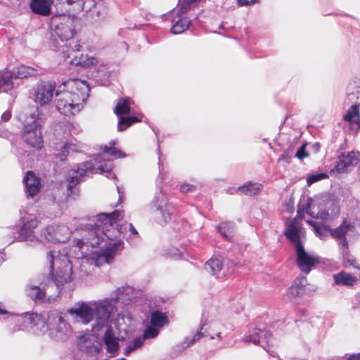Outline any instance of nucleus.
<instances>
[{"mask_svg": "<svg viewBox=\"0 0 360 360\" xmlns=\"http://www.w3.org/2000/svg\"><path fill=\"white\" fill-rule=\"evenodd\" d=\"M124 217L123 212L115 210L110 213H99L96 216L89 217L91 222L79 224V231L82 232L81 238H75V243L79 250L84 245L96 248L101 246L98 252L94 253L95 264L100 266L110 264L116 252L124 249V242L116 239L120 231L114 224Z\"/></svg>", "mask_w": 360, "mask_h": 360, "instance_id": "obj_1", "label": "nucleus"}, {"mask_svg": "<svg viewBox=\"0 0 360 360\" xmlns=\"http://www.w3.org/2000/svg\"><path fill=\"white\" fill-rule=\"evenodd\" d=\"M137 292L129 286L118 288L110 298L101 300L90 304L86 302L78 303L68 310L70 314H75L80 318L83 323L87 324L94 320L92 325V331L98 333L108 326L109 319L116 310L117 304L121 302L123 304H129L136 298Z\"/></svg>", "mask_w": 360, "mask_h": 360, "instance_id": "obj_2", "label": "nucleus"}, {"mask_svg": "<svg viewBox=\"0 0 360 360\" xmlns=\"http://www.w3.org/2000/svg\"><path fill=\"white\" fill-rule=\"evenodd\" d=\"M46 259L49 264L50 274L53 285H49L45 290L37 285H27L26 294L37 302H51L61 292L62 287L72 279V265L66 255L58 251L50 250Z\"/></svg>", "mask_w": 360, "mask_h": 360, "instance_id": "obj_3", "label": "nucleus"}, {"mask_svg": "<svg viewBox=\"0 0 360 360\" xmlns=\"http://www.w3.org/2000/svg\"><path fill=\"white\" fill-rule=\"evenodd\" d=\"M75 19L70 15H54L50 20L51 29L50 44L54 49H61V54L65 60L71 65L84 66L85 60L82 56L79 58L75 56L79 52L82 46L73 38L75 34Z\"/></svg>", "mask_w": 360, "mask_h": 360, "instance_id": "obj_4", "label": "nucleus"}, {"mask_svg": "<svg viewBox=\"0 0 360 360\" xmlns=\"http://www.w3.org/2000/svg\"><path fill=\"white\" fill-rule=\"evenodd\" d=\"M90 88L84 80L70 79L63 82L56 91V107L65 116L79 112L88 99Z\"/></svg>", "mask_w": 360, "mask_h": 360, "instance_id": "obj_5", "label": "nucleus"}, {"mask_svg": "<svg viewBox=\"0 0 360 360\" xmlns=\"http://www.w3.org/2000/svg\"><path fill=\"white\" fill-rule=\"evenodd\" d=\"M116 141H111L109 146L103 147V154H98L93 160H90L83 162L78 166L77 169H72L69 172L67 181L68 184V195H70L72 189L81 181L84 180V177L91 173H96L98 171L101 172H110L112 169V163L109 159H105V155H110L117 158H124L126 155L122 150L115 148Z\"/></svg>", "mask_w": 360, "mask_h": 360, "instance_id": "obj_6", "label": "nucleus"}, {"mask_svg": "<svg viewBox=\"0 0 360 360\" xmlns=\"http://www.w3.org/2000/svg\"><path fill=\"white\" fill-rule=\"evenodd\" d=\"M340 209L337 202L332 199L319 200L317 202L308 198L307 202L300 203L297 211L296 219H304L307 214L313 218L326 221L339 214Z\"/></svg>", "mask_w": 360, "mask_h": 360, "instance_id": "obj_7", "label": "nucleus"}, {"mask_svg": "<svg viewBox=\"0 0 360 360\" xmlns=\"http://www.w3.org/2000/svg\"><path fill=\"white\" fill-rule=\"evenodd\" d=\"M306 240V233L304 229L300 228L297 219H294V250L296 254V264L300 271L308 274L320 263V257L307 252L304 246Z\"/></svg>", "mask_w": 360, "mask_h": 360, "instance_id": "obj_8", "label": "nucleus"}, {"mask_svg": "<svg viewBox=\"0 0 360 360\" xmlns=\"http://www.w3.org/2000/svg\"><path fill=\"white\" fill-rule=\"evenodd\" d=\"M21 137L31 147L40 150L43 147L41 120L37 110L27 115L22 123Z\"/></svg>", "mask_w": 360, "mask_h": 360, "instance_id": "obj_9", "label": "nucleus"}, {"mask_svg": "<svg viewBox=\"0 0 360 360\" xmlns=\"http://www.w3.org/2000/svg\"><path fill=\"white\" fill-rule=\"evenodd\" d=\"M149 207L155 220L161 226L169 223L176 212L174 205L169 202L167 196L161 191L155 193Z\"/></svg>", "mask_w": 360, "mask_h": 360, "instance_id": "obj_10", "label": "nucleus"}, {"mask_svg": "<svg viewBox=\"0 0 360 360\" xmlns=\"http://www.w3.org/2000/svg\"><path fill=\"white\" fill-rule=\"evenodd\" d=\"M359 153L356 151L340 152L338 155L337 161L333 169L331 174H344L350 172L359 162Z\"/></svg>", "mask_w": 360, "mask_h": 360, "instance_id": "obj_11", "label": "nucleus"}, {"mask_svg": "<svg viewBox=\"0 0 360 360\" xmlns=\"http://www.w3.org/2000/svg\"><path fill=\"white\" fill-rule=\"evenodd\" d=\"M271 335V333L267 330L266 324L257 323L255 328L248 331L245 338V342L261 345L270 355L274 356V351H269L266 349V346L269 345Z\"/></svg>", "mask_w": 360, "mask_h": 360, "instance_id": "obj_12", "label": "nucleus"}, {"mask_svg": "<svg viewBox=\"0 0 360 360\" xmlns=\"http://www.w3.org/2000/svg\"><path fill=\"white\" fill-rule=\"evenodd\" d=\"M23 323L30 328L36 335L44 334L51 327V322L47 321L46 318L40 314L25 312L22 314ZM51 317L49 318L50 320Z\"/></svg>", "mask_w": 360, "mask_h": 360, "instance_id": "obj_13", "label": "nucleus"}, {"mask_svg": "<svg viewBox=\"0 0 360 360\" xmlns=\"http://www.w3.org/2000/svg\"><path fill=\"white\" fill-rule=\"evenodd\" d=\"M355 230L356 228L352 223L345 219L339 226L335 229H332L330 231L331 236L335 239L338 245L342 247V253L344 255H347L348 249L347 237L354 233Z\"/></svg>", "mask_w": 360, "mask_h": 360, "instance_id": "obj_14", "label": "nucleus"}, {"mask_svg": "<svg viewBox=\"0 0 360 360\" xmlns=\"http://www.w3.org/2000/svg\"><path fill=\"white\" fill-rule=\"evenodd\" d=\"M56 83L54 82H42L34 89L33 94L34 102L41 106L49 104L56 94Z\"/></svg>", "mask_w": 360, "mask_h": 360, "instance_id": "obj_15", "label": "nucleus"}, {"mask_svg": "<svg viewBox=\"0 0 360 360\" xmlns=\"http://www.w3.org/2000/svg\"><path fill=\"white\" fill-rule=\"evenodd\" d=\"M70 231L64 225H49L41 231V236L51 243H65L70 237Z\"/></svg>", "mask_w": 360, "mask_h": 360, "instance_id": "obj_16", "label": "nucleus"}, {"mask_svg": "<svg viewBox=\"0 0 360 360\" xmlns=\"http://www.w3.org/2000/svg\"><path fill=\"white\" fill-rule=\"evenodd\" d=\"M79 350L89 356L98 354L101 350V343L96 337L90 335H81L77 342Z\"/></svg>", "mask_w": 360, "mask_h": 360, "instance_id": "obj_17", "label": "nucleus"}, {"mask_svg": "<svg viewBox=\"0 0 360 360\" xmlns=\"http://www.w3.org/2000/svg\"><path fill=\"white\" fill-rule=\"evenodd\" d=\"M58 8L65 10H72L75 13H79L82 11H88L91 9L94 2H91L89 5H86V0H51Z\"/></svg>", "mask_w": 360, "mask_h": 360, "instance_id": "obj_18", "label": "nucleus"}, {"mask_svg": "<svg viewBox=\"0 0 360 360\" xmlns=\"http://www.w3.org/2000/svg\"><path fill=\"white\" fill-rule=\"evenodd\" d=\"M54 320L56 326L51 323V334L54 335L58 341H65L71 334L70 326L60 315H57Z\"/></svg>", "mask_w": 360, "mask_h": 360, "instance_id": "obj_19", "label": "nucleus"}, {"mask_svg": "<svg viewBox=\"0 0 360 360\" xmlns=\"http://www.w3.org/2000/svg\"><path fill=\"white\" fill-rule=\"evenodd\" d=\"M292 195L290 196L288 201L284 205L281 210V218L283 220L285 229L284 234L288 240L292 243Z\"/></svg>", "mask_w": 360, "mask_h": 360, "instance_id": "obj_20", "label": "nucleus"}, {"mask_svg": "<svg viewBox=\"0 0 360 360\" xmlns=\"http://www.w3.org/2000/svg\"><path fill=\"white\" fill-rule=\"evenodd\" d=\"M23 182L25 185L27 196L34 197L40 191V180L36 176L33 172L28 171L27 172L25 176L23 178Z\"/></svg>", "mask_w": 360, "mask_h": 360, "instance_id": "obj_21", "label": "nucleus"}, {"mask_svg": "<svg viewBox=\"0 0 360 360\" xmlns=\"http://www.w3.org/2000/svg\"><path fill=\"white\" fill-rule=\"evenodd\" d=\"M105 328V327L103 328ZM106 330L103 335V342L106 346V349L110 353L117 352L119 349V338L113 332L110 323L105 327Z\"/></svg>", "mask_w": 360, "mask_h": 360, "instance_id": "obj_22", "label": "nucleus"}, {"mask_svg": "<svg viewBox=\"0 0 360 360\" xmlns=\"http://www.w3.org/2000/svg\"><path fill=\"white\" fill-rule=\"evenodd\" d=\"M51 0H32L30 7L32 13L41 16H48L51 12Z\"/></svg>", "mask_w": 360, "mask_h": 360, "instance_id": "obj_23", "label": "nucleus"}, {"mask_svg": "<svg viewBox=\"0 0 360 360\" xmlns=\"http://www.w3.org/2000/svg\"><path fill=\"white\" fill-rule=\"evenodd\" d=\"M172 21L173 25L171 27V32L174 34L184 32L188 28L191 22L184 15L179 13H176V15L173 17Z\"/></svg>", "mask_w": 360, "mask_h": 360, "instance_id": "obj_24", "label": "nucleus"}, {"mask_svg": "<svg viewBox=\"0 0 360 360\" xmlns=\"http://www.w3.org/2000/svg\"><path fill=\"white\" fill-rule=\"evenodd\" d=\"M203 327L204 324L201 323L199 331L196 332L192 336H186L182 342L175 346L174 349L178 352H181L184 349L193 345L197 341L205 336L204 333L202 332Z\"/></svg>", "mask_w": 360, "mask_h": 360, "instance_id": "obj_25", "label": "nucleus"}, {"mask_svg": "<svg viewBox=\"0 0 360 360\" xmlns=\"http://www.w3.org/2000/svg\"><path fill=\"white\" fill-rule=\"evenodd\" d=\"M345 105H356V106L360 107V86H356L353 84L349 85Z\"/></svg>", "mask_w": 360, "mask_h": 360, "instance_id": "obj_26", "label": "nucleus"}, {"mask_svg": "<svg viewBox=\"0 0 360 360\" xmlns=\"http://www.w3.org/2000/svg\"><path fill=\"white\" fill-rule=\"evenodd\" d=\"M11 72L14 79H25L38 74L37 70L23 65L13 68Z\"/></svg>", "mask_w": 360, "mask_h": 360, "instance_id": "obj_27", "label": "nucleus"}, {"mask_svg": "<svg viewBox=\"0 0 360 360\" xmlns=\"http://www.w3.org/2000/svg\"><path fill=\"white\" fill-rule=\"evenodd\" d=\"M169 323V319L167 314L159 310L152 311L150 319V324L161 329Z\"/></svg>", "mask_w": 360, "mask_h": 360, "instance_id": "obj_28", "label": "nucleus"}, {"mask_svg": "<svg viewBox=\"0 0 360 360\" xmlns=\"http://www.w3.org/2000/svg\"><path fill=\"white\" fill-rule=\"evenodd\" d=\"M333 278L335 283L338 285L352 286L357 282L356 277L345 271L335 274Z\"/></svg>", "mask_w": 360, "mask_h": 360, "instance_id": "obj_29", "label": "nucleus"}, {"mask_svg": "<svg viewBox=\"0 0 360 360\" xmlns=\"http://www.w3.org/2000/svg\"><path fill=\"white\" fill-rule=\"evenodd\" d=\"M217 229L219 234L227 241H231L235 232L234 224L231 221L220 223Z\"/></svg>", "mask_w": 360, "mask_h": 360, "instance_id": "obj_30", "label": "nucleus"}, {"mask_svg": "<svg viewBox=\"0 0 360 360\" xmlns=\"http://www.w3.org/2000/svg\"><path fill=\"white\" fill-rule=\"evenodd\" d=\"M13 77L11 71H0V91L7 92L14 86Z\"/></svg>", "mask_w": 360, "mask_h": 360, "instance_id": "obj_31", "label": "nucleus"}, {"mask_svg": "<svg viewBox=\"0 0 360 360\" xmlns=\"http://www.w3.org/2000/svg\"><path fill=\"white\" fill-rule=\"evenodd\" d=\"M344 120L356 128L360 127L359 107L356 105H351L344 115Z\"/></svg>", "mask_w": 360, "mask_h": 360, "instance_id": "obj_32", "label": "nucleus"}, {"mask_svg": "<svg viewBox=\"0 0 360 360\" xmlns=\"http://www.w3.org/2000/svg\"><path fill=\"white\" fill-rule=\"evenodd\" d=\"M223 266L221 258H211L205 264V269L212 275L217 276L221 271Z\"/></svg>", "mask_w": 360, "mask_h": 360, "instance_id": "obj_33", "label": "nucleus"}, {"mask_svg": "<svg viewBox=\"0 0 360 360\" xmlns=\"http://www.w3.org/2000/svg\"><path fill=\"white\" fill-rule=\"evenodd\" d=\"M131 99L130 98H121L118 100L115 108V113L117 117H122V115L129 114L131 111L130 105Z\"/></svg>", "mask_w": 360, "mask_h": 360, "instance_id": "obj_34", "label": "nucleus"}, {"mask_svg": "<svg viewBox=\"0 0 360 360\" xmlns=\"http://www.w3.org/2000/svg\"><path fill=\"white\" fill-rule=\"evenodd\" d=\"M73 150L72 146L69 143L56 144L54 148V155L60 161H63L66 159L70 150Z\"/></svg>", "mask_w": 360, "mask_h": 360, "instance_id": "obj_35", "label": "nucleus"}, {"mask_svg": "<svg viewBox=\"0 0 360 360\" xmlns=\"http://www.w3.org/2000/svg\"><path fill=\"white\" fill-rule=\"evenodd\" d=\"M306 222L312 227L316 236L320 238H324L327 236L328 234H330V231L332 229H330L328 226L312 220H306Z\"/></svg>", "mask_w": 360, "mask_h": 360, "instance_id": "obj_36", "label": "nucleus"}, {"mask_svg": "<svg viewBox=\"0 0 360 360\" xmlns=\"http://www.w3.org/2000/svg\"><path fill=\"white\" fill-rule=\"evenodd\" d=\"M262 185L258 183H248L238 188V191L248 195H255L262 190Z\"/></svg>", "mask_w": 360, "mask_h": 360, "instance_id": "obj_37", "label": "nucleus"}, {"mask_svg": "<svg viewBox=\"0 0 360 360\" xmlns=\"http://www.w3.org/2000/svg\"><path fill=\"white\" fill-rule=\"evenodd\" d=\"M19 235L17 237V240L22 242L29 240L30 242L38 241V238L34 235V231L22 225L18 232Z\"/></svg>", "mask_w": 360, "mask_h": 360, "instance_id": "obj_38", "label": "nucleus"}, {"mask_svg": "<svg viewBox=\"0 0 360 360\" xmlns=\"http://www.w3.org/2000/svg\"><path fill=\"white\" fill-rule=\"evenodd\" d=\"M197 0H179L176 13L185 15L187 12L194 8L198 4Z\"/></svg>", "mask_w": 360, "mask_h": 360, "instance_id": "obj_39", "label": "nucleus"}, {"mask_svg": "<svg viewBox=\"0 0 360 360\" xmlns=\"http://www.w3.org/2000/svg\"><path fill=\"white\" fill-rule=\"evenodd\" d=\"M119 121L117 124V129L120 131H124L127 127H130L134 123L141 121L137 116H127V117H118Z\"/></svg>", "mask_w": 360, "mask_h": 360, "instance_id": "obj_40", "label": "nucleus"}, {"mask_svg": "<svg viewBox=\"0 0 360 360\" xmlns=\"http://www.w3.org/2000/svg\"><path fill=\"white\" fill-rule=\"evenodd\" d=\"M144 343L141 336L137 337L131 341L128 342L126 347L124 349L123 354L125 356H129L131 352L141 348Z\"/></svg>", "mask_w": 360, "mask_h": 360, "instance_id": "obj_41", "label": "nucleus"}, {"mask_svg": "<svg viewBox=\"0 0 360 360\" xmlns=\"http://www.w3.org/2000/svg\"><path fill=\"white\" fill-rule=\"evenodd\" d=\"M160 329L152 325H147L141 338L143 341L155 339L160 334Z\"/></svg>", "mask_w": 360, "mask_h": 360, "instance_id": "obj_42", "label": "nucleus"}, {"mask_svg": "<svg viewBox=\"0 0 360 360\" xmlns=\"http://www.w3.org/2000/svg\"><path fill=\"white\" fill-rule=\"evenodd\" d=\"M292 151L291 150V145L289 146L288 150L285 151L278 158V163L280 166L287 168L290 166L292 161Z\"/></svg>", "mask_w": 360, "mask_h": 360, "instance_id": "obj_43", "label": "nucleus"}, {"mask_svg": "<svg viewBox=\"0 0 360 360\" xmlns=\"http://www.w3.org/2000/svg\"><path fill=\"white\" fill-rule=\"evenodd\" d=\"M294 283H295L297 295H302L306 292L307 282L305 276L297 277Z\"/></svg>", "mask_w": 360, "mask_h": 360, "instance_id": "obj_44", "label": "nucleus"}, {"mask_svg": "<svg viewBox=\"0 0 360 360\" xmlns=\"http://www.w3.org/2000/svg\"><path fill=\"white\" fill-rule=\"evenodd\" d=\"M296 326L298 328L301 336L307 337L312 329V326L309 322H299L296 321Z\"/></svg>", "mask_w": 360, "mask_h": 360, "instance_id": "obj_45", "label": "nucleus"}, {"mask_svg": "<svg viewBox=\"0 0 360 360\" xmlns=\"http://www.w3.org/2000/svg\"><path fill=\"white\" fill-rule=\"evenodd\" d=\"M327 177L328 174L325 172L308 174L307 176V184L309 186L319 181L326 179Z\"/></svg>", "mask_w": 360, "mask_h": 360, "instance_id": "obj_46", "label": "nucleus"}, {"mask_svg": "<svg viewBox=\"0 0 360 360\" xmlns=\"http://www.w3.org/2000/svg\"><path fill=\"white\" fill-rule=\"evenodd\" d=\"M158 168H159V176H162L164 172V165L165 158L162 155L160 150V141L158 139Z\"/></svg>", "mask_w": 360, "mask_h": 360, "instance_id": "obj_47", "label": "nucleus"}, {"mask_svg": "<svg viewBox=\"0 0 360 360\" xmlns=\"http://www.w3.org/2000/svg\"><path fill=\"white\" fill-rule=\"evenodd\" d=\"M295 156L300 160H302L303 158L309 156V153L306 150V143L302 145V146L297 150Z\"/></svg>", "mask_w": 360, "mask_h": 360, "instance_id": "obj_48", "label": "nucleus"}, {"mask_svg": "<svg viewBox=\"0 0 360 360\" xmlns=\"http://www.w3.org/2000/svg\"><path fill=\"white\" fill-rule=\"evenodd\" d=\"M22 225L34 231V229L38 225V221L36 218H32L24 222Z\"/></svg>", "mask_w": 360, "mask_h": 360, "instance_id": "obj_49", "label": "nucleus"}, {"mask_svg": "<svg viewBox=\"0 0 360 360\" xmlns=\"http://www.w3.org/2000/svg\"><path fill=\"white\" fill-rule=\"evenodd\" d=\"M195 186L188 184H183L180 186L179 190L181 193H187L195 191Z\"/></svg>", "mask_w": 360, "mask_h": 360, "instance_id": "obj_50", "label": "nucleus"}, {"mask_svg": "<svg viewBox=\"0 0 360 360\" xmlns=\"http://www.w3.org/2000/svg\"><path fill=\"white\" fill-rule=\"evenodd\" d=\"M345 262H347L350 266H352L354 268L360 269V267L356 265V262L354 258L349 257L347 255V257H344Z\"/></svg>", "mask_w": 360, "mask_h": 360, "instance_id": "obj_51", "label": "nucleus"}, {"mask_svg": "<svg viewBox=\"0 0 360 360\" xmlns=\"http://www.w3.org/2000/svg\"><path fill=\"white\" fill-rule=\"evenodd\" d=\"M11 117V112L10 111L4 112L1 115V120L4 122L8 121Z\"/></svg>", "mask_w": 360, "mask_h": 360, "instance_id": "obj_52", "label": "nucleus"}, {"mask_svg": "<svg viewBox=\"0 0 360 360\" xmlns=\"http://www.w3.org/2000/svg\"><path fill=\"white\" fill-rule=\"evenodd\" d=\"M237 5L238 7L250 6L249 0H237Z\"/></svg>", "mask_w": 360, "mask_h": 360, "instance_id": "obj_53", "label": "nucleus"}, {"mask_svg": "<svg viewBox=\"0 0 360 360\" xmlns=\"http://www.w3.org/2000/svg\"><path fill=\"white\" fill-rule=\"evenodd\" d=\"M129 229L132 235L139 236V233L132 224H129Z\"/></svg>", "mask_w": 360, "mask_h": 360, "instance_id": "obj_54", "label": "nucleus"}, {"mask_svg": "<svg viewBox=\"0 0 360 360\" xmlns=\"http://www.w3.org/2000/svg\"><path fill=\"white\" fill-rule=\"evenodd\" d=\"M4 261H6L5 252L4 250L2 249L0 250V264H1Z\"/></svg>", "mask_w": 360, "mask_h": 360, "instance_id": "obj_55", "label": "nucleus"}, {"mask_svg": "<svg viewBox=\"0 0 360 360\" xmlns=\"http://www.w3.org/2000/svg\"><path fill=\"white\" fill-rule=\"evenodd\" d=\"M117 192L119 193V201H122V197L124 195V192L122 191V188H120L119 186L117 187Z\"/></svg>", "mask_w": 360, "mask_h": 360, "instance_id": "obj_56", "label": "nucleus"}, {"mask_svg": "<svg viewBox=\"0 0 360 360\" xmlns=\"http://www.w3.org/2000/svg\"><path fill=\"white\" fill-rule=\"evenodd\" d=\"M348 360H360V353L353 355L352 357L349 358Z\"/></svg>", "mask_w": 360, "mask_h": 360, "instance_id": "obj_57", "label": "nucleus"}, {"mask_svg": "<svg viewBox=\"0 0 360 360\" xmlns=\"http://www.w3.org/2000/svg\"><path fill=\"white\" fill-rule=\"evenodd\" d=\"M292 286L290 287L288 290V294H287V297L288 299H290L291 298V295H292Z\"/></svg>", "mask_w": 360, "mask_h": 360, "instance_id": "obj_58", "label": "nucleus"}, {"mask_svg": "<svg viewBox=\"0 0 360 360\" xmlns=\"http://www.w3.org/2000/svg\"><path fill=\"white\" fill-rule=\"evenodd\" d=\"M259 2V0H249V4L253 5Z\"/></svg>", "mask_w": 360, "mask_h": 360, "instance_id": "obj_59", "label": "nucleus"}, {"mask_svg": "<svg viewBox=\"0 0 360 360\" xmlns=\"http://www.w3.org/2000/svg\"><path fill=\"white\" fill-rule=\"evenodd\" d=\"M86 5H89V4L92 1L94 3V4L92 6V8L95 6L96 0H86Z\"/></svg>", "mask_w": 360, "mask_h": 360, "instance_id": "obj_60", "label": "nucleus"}, {"mask_svg": "<svg viewBox=\"0 0 360 360\" xmlns=\"http://www.w3.org/2000/svg\"><path fill=\"white\" fill-rule=\"evenodd\" d=\"M8 311L6 309L0 308V314H6Z\"/></svg>", "mask_w": 360, "mask_h": 360, "instance_id": "obj_61", "label": "nucleus"}, {"mask_svg": "<svg viewBox=\"0 0 360 360\" xmlns=\"http://www.w3.org/2000/svg\"><path fill=\"white\" fill-rule=\"evenodd\" d=\"M153 131H154V133L155 134V135L158 136V129H157L155 127H153L152 128Z\"/></svg>", "mask_w": 360, "mask_h": 360, "instance_id": "obj_62", "label": "nucleus"}, {"mask_svg": "<svg viewBox=\"0 0 360 360\" xmlns=\"http://www.w3.org/2000/svg\"><path fill=\"white\" fill-rule=\"evenodd\" d=\"M216 335L218 338H221V333H217Z\"/></svg>", "mask_w": 360, "mask_h": 360, "instance_id": "obj_63", "label": "nucleus"}, {"mask_svg": "<svg viewBox=\"0 0 360 360\" xmlns=\"http://www.w3.org/2000/svg\"><path fill=\"white\" fill-rule=\"evenodd\" d=\"M219 29H221V30L224 29V27L223 24L219 25Z\"/></svg>", "mask_w": 360, "mask_h": 360, "instance_id": "obj_64", "label": "nucleus"}]
</instances>
